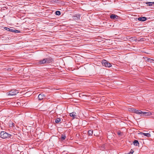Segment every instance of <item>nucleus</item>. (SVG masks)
I'll list each match as a JSON object with an SVG mask.
<instances>
[{"label":"nucleus","instance_id":"f257e3e1","mask_svg":"<svg viewBox=\"0 0 154 154\" xmlns=\"http://www.w3.org/2000/svg\"><path fill=\"white\" fill-rule=\"evenodd\" d=\"M0 137L3 139L13 138V136L4 131H2L0 132Z\"/></svg>","mask_w":154,"mask_h":154},{"label":"nucleus","instance_id":"f03ea898","mask_svg":"<svg viewBox=\"0 0 154 154\" xmlns=\"http://www.w3.org/2000/svg\"><path fill=\"white\" fill-rule=\"evenodd\" d=\"M18 93L16 90H12L8 92L7 94L8 95H16Z\"/></svg>","mask_w":154,"mask_h":154},{"label":"nucleus","instance_id":"7ed1b4c3","mask_svg":"<svg viewBox=\"0 0 154 154\" xmlns=\"http://www.w3.org/2000/svg\"><path fill=\"white\" fill-rule=\"evenodd\" d=\"M102 63L103 66H104L106 67H110L112 66L109 63L105 60H103L102 61Z\"/></svg>","mask_w":154,"mask_h":154},{"label":"nucleus","instance_id":"20e7f679","mask_svg":"<svg viewBox=\"0 0 154 154\" xmlns=\"http://www.w3.org/2000/svg\"><path fill=\"white\" fill-rule=\"evenodd\" d=\"M119 17L114 14H112L110 15V18L113 20L118 19Z\"/></svg>","mask_w":154,"mask_h":154},{"label":"nucleus","instance_id":"39448f33","mask_svg":"<svg viewBox=\"0 0 154 154\" xmlns=\"http://www.w3.org/2000/svg\"><path fill=\"white\" fill-rule=\"evenodd\" d=\"M45 96L44 94L42 93L40 94L38 96V100H42L45 98Z\"/></svg>","mask_w":154,"mask_h":154},{"label":"nucleus","instance_id":"423d86ee","mask_svg":"<svg viewBox=\"0 0 154 154\" xmlns=\"http://www.w3.org/2000/svg\"><path fill=\"white\" fill-rule=\"evenodd\" d=\"M46 63H51L53 61L52 58L51 57H49L45 58Z\"/></svg>","mask_w":154,"mask_h":154},{"label":"nucleus","instance_id":"0eeeda50","mask_svg":"<svg viewBox=\"0 0 154 154\" xmlns=\"http://www.w3.org/2000/svg\"><path fill=\"white\" fill-rule=\"evenodd\" d=\"M147 18L145 17H139L138 18V20L141 21H144L146 20Z\"/></svg>","mask_w":154,"mask_h":154},{"label":"nucleus","instance_id":"6e6552de","mask_svg":"<svg viewBox=\"0 0 154 154\" xmlns=\"http://www.w3.org/2000/svg\"><path fill=\"white\" fill-rule=\"evenodd\" d=\"M140 134L141 135H143L144 136H146L148 137H151V134L149 133H144L143 132H140Z\"/></svg>","mask_w":154,"mask_h":154},{"label":"nucleus","instance_id":"1a4fd4ad","mask_svg":"<svg viewBox=\"0 0 154 154\" xmlns=\"http://www.w3.org/2000/svg\"><path fill=\"white\" fill-rule=\"evenodd\" d=\"M76 113L75 112H73L70 114V116L71 117H73V119L76 118L77 116L76 115Z\"/></svg>","mask_w":154,"mask_h":154},{"label":"nucleus","instance_id":"9d476101","mask_svg":"<svg viewBox=\"0 0 154 154\" xmlns=\"http://www.w3.org/2000/svg\"><path fill=\"white\" fill-rule=\"evenodd\" d=\"M133 144L136 146H139V143L137 140H135L133 143Z\"/></svg>","mask_w":154,"mask_h":154},{"label":"nucleus","instance_id":"9b49d317","mask_svg":"<svg viewBox=\"0 0 154 154\" xmlns=\"http://www.w3.org/2000/svg\"><path fill=\"white\" fill-rule=\"evenodd\" d=\"M39 64L46 63L45 59H44L42 60H40V61L39 62Z\"/></svg>","mask_w":154,"mask_h":154},{"label":"nucleus","instance_id":"f8f14e48","mask_svg":"<svg viewBox=\"0 0 154 154\" xmlns=\"http://www.w3.org/2000/svg\"><path fill=\"white\" fill-rule=\"evenodd\" d=\"M66 138V136L65 134H63L61 135L60 137V139L61 141H63Z\"/></svg>","mask_w":154,"mask_h":154},{"label":"nucleus","instance_id":"ddd939ff","mask_svg":"<svg viewBox=\"0 0 154 154\" xmlns=\"http://www.w3.org/2000/svg\"><path fill=\"white\" fill-rule=\"evenodd\" d=\"M14 123L11 121H10L9 122V126L10 127H13L14 125Z\"/></svg>","mask_w":154,"mask_h":154},{"label":"nucleus","instance_id":"4468645a","mask_svg":"<svg viewBox=\"0 0 154 154\" xmlns=\"http://www.w3.org/2000/svg\"><path fill=\"white\" fill-rule=\"evenodd\" d=\"M145 3L148 5L149 6H152L154 4V2H146Z\"/></svg>","mask_w":154,"mask_h":154},{"label":"nucleus","instance_id":"2eb2a0df","mask_svg":"<svg viewBox=\"0 0 154 154\" xmlns=\"http://www.w3.org/2000/svg\"><path fill=\"white\" fill-rule=\"evenodd\" d=\"M4 28V29H5L6 30L9 31L11 32H13V31H14L13 30L14 29H11L5 27Z\"/></svg>","mask_w":154,"mask_h":154},{"label":"nucleus","instance_id":"dca6fc26","mask_svg":"<svg viewBox=\"0 0 154 154\" xmlns=\"http://www.w3.org/2000/svg\"><path fill=\"white\" fill-rule=\"evenodd\" d=\"M93 133V131L92 130H89L88 132V134L89 136H91Z\"/></svg>","mask_w":154,"mask_h":154},{"label":"nucleus","instance_id":"f3484780","mask_svg":"<svg viewBox=\"0 0 154 154\" xmlns=\"http://www.w3.org/2000/svg\"><path fill=\"white\" fill-rule=\"evenodd\" d=\"M61 121L60 118H57L55 120V122L56 123H58Z\"/></svg>","mask_w":154,"mask_h":154},{"label":"nucleus","instance_id":"a211bd4d","mask_svg":"<svg viewBox=\"0 0 154 154\" xmlns=\"http://www.w3.org/2000/svg\"><path fill=\"white\" fill-rule=\"evenodd\" d=\"M140 112V110H137L135 109L134 112L136 114H140V113H141V112Z\"/></svg>","mask_w":154,"mask_h":154},{"label":"nucleus","instance_id":"6ab92c4d","mask_svg":"<svg viewBox=\"0 0 154 154\" xmlns=\"http://www.w3.org/2000/svg\"><path fill=\"white\" fill-rule=\"evenodd\" d=\"M152 115V113L149 111L148 112H146V115H144V116H150Z\"/></svg>","mask_w":154,"mask_h":154},{"label":"nucleus","instance_id":"aec40b11","mask_svg":"<svg viewBox=\"0 0 154 154\" xmlns=\"http://www.w3.org/2000/svg\"><path fill=\"white\" fill-rule=\"evenodd\" d=\"M55 14L59 16L61 14V12L60 11H57L55 12Z\"/></svg>","mask_w":154,"mask_h":154},{"label":"nucleus","instance_id":"412c9836","mask_svg":"<svg viewBox=\"0 0 154 154\" xmlns=\"http://www.w3.org/2000/svg\"><path fill=\"white\" fill-rule=\"evenodd\" d=\"M74 17H77V18L79 19L80 17V14H76L74 16Z\"/></svg>","mask_w":154,"mask_h":154},{"label":"nucleus","instance_id":"4be33fe9","mask_svg":"<svg viewBox=\"0 0 154 154\" xmlns=\"http://www.w3.org/2000/svg\"><path fill=\"white\" fill-rule=\"evenodd\" d=\"M100 148L101 149L103 150L105 149V145L104 144H103L101 146H100Z\"/></svg>","mask_w":154,"mask_h":154},{"label":"nucleus","instance_id":"5701e85b","mask_svg":"<svg viewBox=\"0 0 154 154\" xmlns=\"http://www.w3.org/2000/svg\"><path fill=\"white\" fill-rule=\"evenodd\" d=\"M140 112H141V113H140V114L143 115V116H144L146 115V112H143L141 111H140Z\"/></svg>","mask_w":154,"mask_h":154},{"label":"nucleus","instance_id":"b1692460","mask_svg":"<svg viewBox=\"0 0 154 154\" xmlns=\"http://www.w3.org/2000/svg\"><path fill=\"white\" fill-rule=\"evenodd\" d=\"M13 30L14 31H13V32H14L15 33H19L20 32L19 30H15V29H14Z\"/></svg>","mask_w":154,"mask_h":154},{"label":"nucleus","instance_id":"393cba45","mask_svg":"<svg viewBox=\"0 0 154 154\" xmlns=\"http://www.w3.org/2000/svg\"><path fill=\"white\" fill-rule=\"evenodd\" d=\"M122 133L121 131H118L117 132V134H118V135H121V134H122Z\"/></svg>","mask_w":154,"mask_h":154},{"label":"nucleus","instance_id":"a878e982","mask_svg":"<svg viewBox=\"0 0 154 154\" xmlns=\"http://www.w3.org/2000/svg\"><path fill=\"white\" fill-rule=\"evenodd\" d=\"M135 109H133V108H132V109H131V111H132V112H134V111H135Z\"/></svg>","mask_w":154,"mask_h":154},{"label":"nucleus","instance_id":"bb28decb","mask_svg":"<svg viewBox=\"0 0 154 154\" xmlns=\"http://www.w3.org/2000/svg\"><path fill=\"white\" fill-rule=\"evenodd\" d=\"M134 152V151L132 149H131V152H130V154H132Z\"/></svg>","mask_w":154,"mask_h":154},{"label":"nucleus","instance_id":"cd10ccee","mask_svg":"<svg viewBox=\"0 0 154 154\" xmlns=\"http://www.w3.org/2000/svg\"><path fill=\"white\" fill-rule=\"evenodd\" d=\"M151 60L150 59H149V58H147V61H148V62H149V61H151V60Z\"/></svg>","mask_w":154,"mask_h":154},{"label":"nucleus","instance_id":"c85d7f7f","mask_svg":"<svg viewBox=\"0 0 154 154\" xmlns=\"http://www.w3.org/2000/svg\"><path fill=\"white\" fill-rule=\"evenodd\" d=\"M85 95H83L82 93H79V96L80 97L81 96H85Z\"/></svg>","mask_w":154,"mask_h":154},{"label":"nucleus","instance_id":"c756f323","mask_svg":"<svg viewBox=\"0 0 154 154\" xmlns=\"http://www.w3.org/2000/svg\"><path fill=\"white\" fill-rule=\"evenodd\" d=\"M4 8H6V9H7V8H6V7H3V8H2L1 9V11H2V10H4Z\"/></svg>","mask_w":154,"mask_h":154},{"label":"nucleus","instance_id":"7c9ffc66","mask_svg":"<svg viewBox=\"0 0 154 154\" xmlns=\"http://www.w3.org/2000/svg\"><path fill=\"white\" fill-rule=\"evenodd\" d=\"M143 38H141V39H140V41H143Z\"/></svg>","mask_w":154,"mask_h":154},{"label":"nucleus","instance_id":"2f4dec72","mask_svg":"<svg viewBox=\"0 0 154 154\" xmlns=\"http://www.w3.org/2000/svg\"><path fill=\"white\" fill-rule=\"evenodd\" d=\"M126 154H130V153H127Z\"/></svg>","mask_w":154,"mask_h":154}]
</instances>
